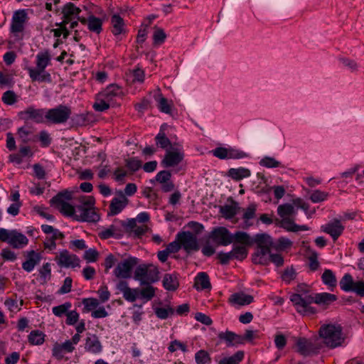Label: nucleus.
<instances>
[{"mask_svg":"<svg viewBox=\"0 0 364 364\" xmlns=\"http://www.w3.org/2000/svg\"><path fill=\"white\" fill-rule=\"evenodd\" d=\"M337 299L336 295L328 292L305 296L294 293L290 296V301L292 302L296 311L304 316L314 315L317 313V309L311 306L312 303L328 306L336 301Z\"/></svg>","mask_w":364,"mask_h":364,"instance_id":"nucleus-1","label":"nucleus"},{"mask_svg":"<svg viewBox=\"0 0 364 364\" xmlns=\"http://www.w3.org/2000/svg\"><path fill=\"white\" fill-rule=\"evenodd\" d=\"M51 64V55L48 50L39 52L36 55V68L27 69L28 75L32 82H52V77L46 68Z\"/></svg>","mask_w":364,"mask_h":364,"instance_id":"nucleus-2","label":"nucleus"},{"mask_svg":"<svg viewBox=\"0 0 364 364\" xmlns=\"http://www.w3.org/2000/svg\"><path fill=\"white\" fill-rule=\"evenodd\" d=\"M253 244L256 249L252 255V261L255 264L266 265L267 255L273 250L274 240L267 233H258L253 237Z\"/></svg>","mask_w":364,"mask_h":364,"instance_id":"nucleus-3","label":"nucleus"},{"mask_svg":"<svg viewBox=\"0 0 364 364\" xmlns=\"http://www.w3.org/2000/svg\"><path fill=\"white\" fill-rule=\"evenodd\" d=\"M76 200L77 203L75 220L95 223L100 220V215L94 208L95 199L93 197L81 196Z\"/></svg>","mask_w":364,"mask_h":364,"instance_id":"nucleus-4","label":"nucleus"},{"mask_svg":"<svg viewBox=\"0 0 364 364\" xmlns=\"http://www.w3.org/2000/svg\"><path fill=\"white\" fill-rule=\"evenodd\" d=\"M323 343L330 348L341 346L345 341L343 328L340 325L323 324L318 331Z\"/></svg>","mask_w":364,"mask_h":364,"instance_id":"nucleus-5","label":"nucleus"},{"mask_svg":"<svg viewBox=\"0 0 364 364\" xmlns=\"http://www.w3.org/2000/svg\"><path fill=\"white\" fill-rule=\"evenodd\" d=\"M72 199L71 192L65 190L59 192L57 195L50 199V205H55L59 208L60 212L65 216L73 217L75 220L77 213V204L72 205L65 200H70Z\"/></svg>","mask_w":364,"mask_h":364,"instance_id":"nucleus-6","label":"nucleus"},{"mask_svg":"<svg viewBox=\"0 0 364 364\" xmlns=\"http://www.w3.org/2000/svg\"><path fill=\"white\" fill-rule=\"evenodd\" d=\"M159 274L157 267L152 264H142L136 267L134 278L139 281L141 285L151 284L159 279Z\"/></svg>","mask_w":364,"mask_h":364,"instance_id":"nucleus-7","label":"nucleus"},{"mask_svg":"<svg viewBox=\"0 0 364 364\" xmlns=\"http://www.w3.org/2000/svg\"><path fill=\"white\" fill-rule=\"evenodd\" d=\"M28 19V14L25 9H18L14 12L9 31L16 41H18L23 39V33Z\"/></svg>","mask_w":364,"mask_h":364,"instance_id":"nucleus-8","label":"nucleus"},{"mask_svg":"<svg viewBox=\"0 0 364 364\" xmlns=\"http://www.w3.org/2000/svg\"><path fill=\"white\" fill-rule=\"evenodd\" d=\"M71 113L70 107L59 105L46 111V119L48 122L55 124H63L70 117Z\"/></svg>","mask_w":364,"mask_h":364,"instance_id":"nucleus-9","label":"nucleus"},{"mask_svg":"<svg viewBox=\"0 0 364 364\" xmlns=\"http://www.w3.org/2000/svg\"><path fill=\"white\" fill-rule=\"evenodd\" d=\"M211 153L220 159H240L248 156L245 151L231 146L216 147L211 151Z\"/></svg>","mask_w":364,"mask_h":364,"instance_id":"nucleus-10","label":"nucleus"},{"mask_svg":"<svg viewBox=\"0 0 364 364\" xmlns=\"http://www.w3.org/2000/svg\"><path fill=\"white\" fill-rule=\"evenodd\" d=\"M176 235L181 247L183 248L187 253H191L192 251H198L200 249L196 236L191 232H180Z\"/></svg>","mask_w":364,"mask_h":364,"instance_id":"nucleus-11","label":"nucleus"},{"mask_svg":"<svg viewBox=\"0 0 364 364\" xmlns=\"http://www.w3.org/2000/svg\"><path fill=\"white\" fill-rule=\"evenodd\" d=\"M46 109H36L33 106H29L23 111L18 112V116L25 122L33 121L40 124L45 122Z\"/></svg>","mask_w":364,"mask_h":364,"instance_id":"nucleus-12","label":"nucleus"},{"mask_svg":"<svg viewBox=\"0 0 364 364\" xmlns=\"http://www.w3.org/2000/svg\"><path fill=\"white\" fill-rule=\"evenodd\" d=\"M209 237L218 245L228 246L232 243V235L225 227L214 228Z\"/></svg>","mask_w":364,"mask_h":364,"instance_id":"nucleus-13","label":"nucleus"},{"mask_svg":"<svg viewBox=\"0 0 364 364\" xmlns=\"http://www.w3.org/2000/svg\"><path fill=\"white\" fill-rule=\"evenodd\" d=\"M139 262V259L134 257L129 258L118 263L117 267L114 270L115 276L118 278H129L131 276L132 269Z\"/></svg>","mask_w":364,"mask_h":364,"instance_id":"nucleus-14","label":"nucleus"},{"mask_svg":"<svg viewBox=\"0 0 364 364\" xmlns=\"http://www.w3.org/2000/svg\"><path fill=\"white\" fill-rule=\"evenodd\" d=\"M100 93L101 96L112 104V107L119 106L117 101L119 99L122 100L124 97L122 88L116 84L109 85Z\"/></svg>","mask_w":364,"mask_h":364,"instance_id":"nucleus-15","label":"nucleus"},{"mask_svg":"<svg viewBox=\"0 0 364 364\" xmlns=\"http://www.w3.org/2000/svg\"><path fill=\"white\" fill-rule=\"evenodd\" d=\"M58 265L65 268H75L80 267L79 257L73 254H70L68 250H63L55 258Z\"/></svg>","mask_w":364,"mask_h":364,"instance_id":"nucleus-16","label":"nucleus"},{"mask_svg":"<svg viewBox=\"0 0 364 364\" xmlns=\"http://www.w3.org/2000/svg\"><path fill=\"white\" fill-rule=\"evenodd\" d=\"M150 182L154 183L158 182L161 185V189L164 193H168L172 191L175 185L171 181V173L168 170L160 171L157 173L154 179H151Z\"/></svg>","mask_w":364,"mask_h":364,"instance_id":"nucleus-17","label":"nucleus"},{"mask_svg":"<svg viewBox=\"0 0 364 364\" xmlns=\"http://www.w3.org/2000/svg\"><path fill=\"white\" fill-rule=\"evenodd\" d=\"M344 230L345 227L341 223V221L336 218L321 226V230L329 235L333 242H336L338 239L343 234Z\"/></svg>","mask_w":364,"mask_h":364,"instance_id":"nucleus-18","label":"nucleus"},{"mask_svg":"<svg viewBox=\"0 0 364 364\" xmlns=\"http://www.w3.org/2000/svg\"><path fill=\"white\" fill-rule=\"evenodd\" d=\"M184 159V153L181 149L167 150L161 165L164 168L173 167L178 165Z\"/></svg>","mask_w":364,"mask_h":364,"instance_id":"nucleus-19","label":"nucleus"},{"mask_svg":"<svg viewBox=\"0 0 364 364\" xmlns=\"http://www.w3.org/2000/svg\"><path fill=\"white\" fill-rule=\"evenodd\" d=\"M296 351L303 356L317 354L319 348L314 343L306 338H299L296 343Z\"/></svg>","mask_w":364,"mask_h":364,"instance_id":"nucleus-20","label":"nucleus"},{"mask_svg":"<svg viewBox=\"0 0 364 364\" xmlns=\"http://www.w3.org/2000/svg\"><path fill=\"white\" fill-rule=\"evenodd\" d=\"M35 128L28 124L19 127L17 129L18 141L23 144L36 142L38 140V136L35 134Z\"/></svg>","mask_w":364,"mask_h":364,"instance_id":"nucleus-21","label":"nucleus"},{"mask_svg":"<svg viewBox=\"0 0 364 364\" xmlns=\"http://www.w3.org/2000/svg\"><path fill=\"white\" fill-rule=\"evenodd\" d=\"M220 341L225 342L227 347L237 346L238 345H243V339L242 336L235 333L231 331H225V332H220L218 335Z\"/></svg>","mask_w":364,"mask_h":364,"instance_id":"nucleus-22","label":"nucleus"},{"mask_svg":"<svg viewBox=\"0 0 364 364\" xmlns=\"http://www.w3.org/2000/svg\"><path fill=\"white\" fill-rule=\"evenodd\" d=\"M41 254L34 250L27 252L26 259L22 263V268L27 272H32L36 265L41 262Z\"/></svg>","mask_w":364,"mask_h":364,"instance_id":"nucleus-23","label":"nucleus"},{"mask_svg":"<svg viewBox=\"0 0 364 364\" xmlns=\"http://www.w3.org/2000/svg\"><path fill=\"white\" fill-rule=\"evenodd\" d=\"M121 198H114L109 207V215H116L121 213L128 203V199L125 195L122 192L120 193Z\"/></svg>","mask_w":364,"mask_h":364,"instance_id":"nucleus-24","label":"nucleus"},{"mask_svg":"<svg viewBox=\"0 0 364 364\" xmlns=\"http://www.w3.org/2000/svg\"><path fill=\"white\" fill-rule=\"evenodd\" d=\"M85 349L86 351L97 354L102 352V346L95 334H90L85 339Z\"/></svg>","mask_w":364,"mask_h":364,"instance_id":"nucleus-25","label":"nucleus"},{"mask_svg":"<svg viewBox=\"0 0 364 364\" xmlns=\"http://www.w3.org/2000/svg\"><path fill=\"white\" fill-rule=\"evenodd\" d=\"M28 243V238L22 233L16 230H11V235L9 241V245L13 248L21 249Z\"/></svg>","mask_w":364,"mask_h":364,"instance_id":"nucleus-26","label":"nucleus"},{"mask_svg":"<svg viewBox=\"0 0 364 364\" xmlns=\"http://www.w3.org/2000/svg\"><path fill=\"white\" fill-rule=\"evenodd\" d=\"M228 201L230 202L231 204L220 206V213L225 219H232L237 213L238 203L232 197H229Z\"/></svg>","mask_w":364,"mask_h":364,"instance_id":"nucleus-27","label":"nucleus"},{"mask_svg":"<svg viewBox=\"0 0 364 364\" xmlns=\"http://www.w3.org/2000/svg\"><path fill=\"white\" fill-rule=\"evenodd\" d=\"M232 238L233 244H240V245L246 247L253 245V237H251L250 235L245 232L237 231L232 235Z\"/></svg>","mask_w":364,"mask_h":364,"instance_id":"nucleus-28","label":"nucleus"},{"mask_svg":"<svg viewBox=\"0 0 364 364\" xmlns=\"http://www.w3.org/2000/svg\"><path fill=\"white\" fill-rule=\"evenodd\" d=\"M162 283L166 290L171 291H176L179 287L177 274H165Z\"/></svg>","mask_w":364,"mask_h":364,"instance_id":"nucleus-29","label":"nucleus"},{"mask_svg":"<svg viewBox=\"0 0 364 364\" xmlns=\"http://www.w3.org/2000/svg\"><path fill=\"white\" fill-rule=\"evenodd\" d=\"M228 301L232 304L245 306L252 303L254 298L251 295L245 294L243 293H235L230 296Z\"/></svg>","mask_w":364,"mask_h":364,"instance_id":"nucleus-30","label":"nucleus"},{"mask_svg":"<svg viewBox=\"0 0 364 364\" xmlns=\"http://www.w3.org/2000/svg\"><path fill=\"white\" fill-rule=\"evenodd\" d=\"M81 12V9L77 7L73 3L68 2L64 5L62 9V13L63 14V18L72 21L73 19L76 18L80 13Z\"/></svg>","mask_w":364,"mask_h":364,"instance_id":"nucleus-31","label":"nucleus"},{"mask_svg":"<svg viewBox=\"0 0 364 364\" xmlns=\"http://www.w3.org/2000/svg\"><path fill=\"white\" fill-rule=\"evenodd\" d=\"M194 287L198 290H204L211 288L210 278L206 272H199L195 278Z\"/></svg>","mask_w":364,"mask_h":364,"instance_id":"nucleus-32","label":"nucleus"},{"mask_svg":"<svg viewBox=\"0 0 364 364\" xmlns=\"http://www.w3.org/2000/svg\"><path fill=\"white\" fill-rule=\"evenodd\" d=\"M112 25V33L114 36H118L125 32L124 19L119 14H114L111 17Z\"/></svg>","mask_w":364,"mask_h":364,"instance_id":"nucleus-33","label":"nucleus"},{"mask_svg":"<svg viewBox=\"0 0 364 364\" xmlns=\"http://www.w3.org/2000/svg\"><path fill=\"white\" fill-rule=\"evenodd\" d=\"M50 237H46L43 242V246L46 250L50 251L55 250L57 240H63L65 237L64 234L59 230H56Z\"/></svg>","mask_w":364,"mask_h":364,"instance_id":"nucleus-34","label":"nucleus"},{"mask_svg":"<svg viewBox=\"0 0 364 364\" xmlns=\"http://www.w3.org/2000/svg\"><path fill=\"white\" fill-rule=\"evenodd\" d=\"M250 174V171L244 167H240L237 168H231L228 171V176L236 181L247 178Z\"/></svg>","mask_w":364,"mask_h":364,"instance_id":"nucleus-35","label":"nucleus"},{"mask_svg":"<svg viewBox=\"0 0 364 364\" xmlns=\"http://www.w3.org/2000/svg\"><path fill=\"white\" fill-rule=\"evenodd\" d=\"M322 282L333 291L337 286V279L334 272L331 269H325L321 275Z\"/></svg>","mask_w":364,"mask_h":364,"instance_id":"nucleus-36","label":"nucleus"},{"mask_svg":"<svg viewBox=\"0 0 364 364\" xmlns=\"http://www.w3.org/2000/svg\"><path fill=\"white\" fill-rule=\"evenodd\" d=\"M281 227L284 228L289 232H298V231H306L309 230V228L306 225H299L294 223L293 220H291L289 218H283V220L281 222Z\"/></svg>","mask_w":364,"mask_h":364,"instance_id":"nucleus-37","label":"nucleus"},{"mask_svg":"<svg viewBox=\"0 0 364 364\" xmlns=\"http://www.w3.org/2000/svg\"><path fill=\"white\" fill-rule=\"evenodd\" d=\"M110 107H112V104L107 102L105 97L101 96L100 92L96 95L95 101L92 105L93 109L96 112H105Z\"/></svg>","mask_w":364,"mask_h":364,"instance_id":"nucleus-38","label":"nucleus"},{"mask_svg":"<svg viewBox=\"0 0 364 364\" xmlns=\"http://www.w3.org/2000/svg\"><path fill=\"white\" fill-rule=\"evenodd\" d=\"M355 284V282L349 273L345 274L339 282L340 288L346 292L353 291Z\"/></svg>","mask_w":364,"mask_h":364,"instance_id":"nucleus-39","label":"nucleus"},{"mask_svg":"<svg viewBox=\"0 0 364 364\" xmlns=\"http://www.w3.org/2000/svg\"><path fill=\"white\" fill-rule=\"evenodd\" d=\"M154 139L156 145L161 149H167L171 146L170 139L166 136L164 131L162 130V127Z\"/></svg>","mask_w":364,"mask_h":364,"instance_id":"nucleus-40","label":"nucleus"},{"mask_svg":"<svg viewBox=\"0 0 364 364\" xmlns=\"http://www.w3.org/2000/svg\"><path fill=\"white\" fill-rule=\"evenodd\" d=\"M87 28L91 32L100 33L102 31V20L94 15L89 16Z\"/></svg>","mask_w":364,"mask_h":364,"instance_id":"nucleus-41","label":"nucleus"},{"mask_svg":"<svg viewBox=\"0 0 364 364\" xmlns=\"http://www.w3.org/2000/svg\"><path fill=\"white\" fill-rule=\"evenodd\" d=\"M293 242L285 237H280L277 240H274L273 250L277 252L284 251L291 247Z\"/></svg>","mask_w":364,"mask_h":364,"instance_id":"nucleus-42","label":"nucleus"},{"mask_svg":"<svg viewBox=\"0 0 364 364\" xmlns=\"http://www.w3.org/2000/svg\"><path fill=\"white\" fill-rule=\"evenodd\" d=\"M245 357L243 350H238L230 357H225L221 359L218 364H240Z\"/></svg>","mask_w":364,"mask_h":364,"instance_id":"nucleus-43","label":"nucleus"},{"mask_svg":"<svg viewBox=\"0 0 364 364\" xmlns=\"http://www.w3.org/2000/svg\"><path fill=\"white\" fill-rule=\"evenodd\" d=\"M46 335L39 330L32 331L28 336V340L31 345H41L45 341Z\"/></svg>","mask_w":364,"mask_h":364,"instance_id":"nucleus-44","label":"nucleus"},{"mask_svg":"<svg viewBox=\"0 0 364 364\" xmlns=\"http://www.w3.org/2000/svg\"><path fill=\"white\" fill-rule=\"evenodd\" d=\"M232 252L235 259L242 261L248 255V250L245 246L233 244Z\"/></svg>","mask_w":364,"mask_h":364,"instance_id":"nucleus-45","label":"nucleus"},{"mask_svg":"<svg viewBox=\"0 0 364 364\" xmlns=\"http://www.w3.org/2000/svg\"><path fill=\"white\" fill-rule=\"evenodd\" d=\"M166 39V34L164 30L159 27H154L153 33V46H159L162 45Z\"/></svg>","mask_w":364,"mask_h":364,"instance_id":"nucleus-46","label":"nucleus"},{"mask_svg":"<svg viewBox=\"0 0 364 364\" xmlns=\"http://www.w3.org/2000/svg\"><path fill=\"white\" fill-rule=\"evenodd\" d=\"M146 287L139 289V297L145 300V302L150 301L155 296L156 289L151 284H146Z\"/></svg>","mask_w":364,"mask_h":364,"instance_id":"nucleus-47","label":"nucleus"},{"mask_svg":"<svg viewBox=\"0 0 364 364\" xmlns=\"http://www.w3.org/2000/svg\"><path fill=\"white\" fill-rule=\"evenodd\" d=\"M155 100L158 102L159 109L164 113L169 114L171 112V105L168 102L167 99L163 97L161 94L155 96Z\"/></svg>","mask_w":364,"mask_h":364,"instance_id":"nucleus-48","label":"nucleus"},{"mask_svg":"<svg viewBox=\"0 0 364 364\" xmlns=\"http://www.w3.org/2000/svg\"><path fill=\"white\" fill-rule=\"evenodd\" d=\"M71 306L70 302H65L63 304L53 307L52 312L55 316L62 317L66 316Z\"/></svg>","mask_w":364,"mask_h":364,"instance_id":"nucleus-49","label":"nucleus"},{"mask_svg":"<svg viewBox=\"0 0 364 364\" xmlns=\"http://www.w3.org/2000/svg\"><path fill=\"white\" fill-rule=\"evenodd\" d=\"M126 167L132 172H136L142 166V161L136 157H131L125 159Z\"/></svg>","mask_w":364,"mask_h":364,"instance_id":"nucleus-50","label":"nucleus"},{"mask_svg":"<svg viewBox=\"0 0 364 364\" xmlns=\"http://www.w3.org/2000/svg\"><path fill=\"white\" fill-rule=\"evenodd\" d=\"M195 360L197 364H206L211 362L209 353L205 350H198L195 355Z\"/></svg>","mask_w":364,"mask_h":364,"instance_id":"nucleus-51","label":"nucleus"},{"mask_svg":"<svg viewBox=\"0 0 364 364\" xmlns=\"http://www.w3.org/2000/svg\"><path fill=\"white\" fill-rule=\"evenodd\" d=\"M82 303L84 305V312L91 311L99 306V301L95 298L83 299Z\"/></svg>","mask_w":364,"mask_h":364,"instance_id":"nucleus-52","label":"nucleus"},{"mask_svg":"<svg viewBox=\"0 0 364 364\" xmlns=\"http://www.w3.org/2000/svg\"><path fill=\"white\" fill-rule=\"evenodd\" d=\"M267 262L266 265H268L269 262H272L277 267H282L284 264V257L281 254L279 253H269L267 255Z\"/></svg>","mask_w":364,"mask_h":364,"instance_id":"nucleus-53","label":"nucleus"},{"mask_svg":"<svg viewBox=\"0 0 364 364\" xmlns=\"http://www.w3.org/2000/svg\"><path fill=\"white\" fill-rule=\"evenodd\" d=\"M262 166L266 168H277L282 166L281 162L277 161L274 158L270 156H265L259 161Z\"/></svg>","mask_w":364,"mask_h":364,"instance_id":"nucleus-54","label":"nucleus"},{"mask_svg":"<svg viewBox=\"0 0 364 364\" xmlns=\"http://www.w3.org/2000/svg\"><path fill=\"white\" fill-rule=\"evenodd\" d=\"M278 214L280 217L284 218L286 216L291 215L294 212V206L289 203L280 205L277 209Z\"/></svg>","mask_w":364,"mask_h":364,"instance_id":"nucleus-55","label":"nucleus"},{"mask_svg":"<svg viewBox=\"0 0 364 364\" xmlns=\"http://www.w3.org/2000/svg\"><path fill=\"white\" fill-rule=\"evenodd\" d=\"M328 193L320 190H315L310 196V200L313 203H320L327 200Z\"/></svg>","mask_w":364,"mask_h":364,"instance_id":"nucleus-56","label":"nucleus"},{"mask_svg":"<svg viewBox=\"0 0 364 364\" xmlns=\"http://www.w3.org/2000/svg\"><path fill=\"white\" fill-rule=\"evenodd\" d=\"M154 312L159 318L166 319L169 316V315L173 314L174 310L171 307H157L154 309Z\"/></svg>","mask_w":364,"mask_h":364,"instance_id":"nucleus-57","label":"nucleus"},{"mask_svg":"<svg viewBox=\"0 0 364 364\" xmlns=\"http://www.w3.org/2000/svg\"><path fill=\"white\" fill-rule=\"evenodd\" d=\"M257 210V205L255 203H251L245 210L242 215V219L247 223V220L253 219L255 217V213Z\"/></svg>","mask_w":364,"mask_h":364,"instance_id":"nucleus-58","label":"nucleus"},{"mask_svg":"<svg viewBox=\"0 0 364 364\" xmlns=\"http://www.w3.org/2000/svg\"><path fill=\"white\" fill-rule=\"evenodd\" d=\"M296 277V272L292 267L286 268L282 274V280L287 283H290L295 279Z\"/></svg>","mask_w":364,"mask_h":364,"instance_id":"nucleus-59","label":"nucleus"},{"mask_svg":"<svg viewBox=\"0 0 364 364\" xmlns=\"http://www.w3.org/2000/svg\"><path fill=\"white\" fill-rule=\"evenodd\" d=\"M150 106L151 102L146 97H144L140 102L135 103L134 105L135 110L142 113L147 110Z\"/></svg>","mask_w":364,"mask_h":364,"instance_id":"nucleus-60","label":"nucleus"},{"mask_svg":"<svg viewBox=\"0 0 364 364\" xmlns=\"http://www.w3.org/2000/svg\"><path fill=\"white\" fill-rule=\"evenodd\" d=\"M177 349L181 350L183 352H186L188 350L187 346L185 343H181L178 340H174L169 343L168 347V350L171 353L175 352Z\"/></svg>","mask_w":364,"mask_h":364,"instance_id":"nucleus-61","label":"nucleus"},{"mask_svg":"<svg viewBox=\"0 0 364 364\" xmlns=\"http://www.w3.org/2000/svg\"><path fill=\"white\" fill-rule=\"evenodd\" d=\"M1 99L4 104L11 105L16 102V95L14 91L8 90L3 94Z\"/></svg>","mask_w":364,"mask_h":364,"instance_id":"nucleus-62","label":"nucleus"},{"mask_svg":"<svg viewBox=\"0 0 364 364\" xmlns=\"http://www.w3.org/2000/svg\"><path fill=\"white\" fill-rule=\"evenodd\" d=\"M98 256L97 250L90 248L85 252L83 258L88 262H95L97 260Z\"/></svg>","mask_w":364,"mask_h":364,"instance_id":"nucleus-63","label":"nucleus"},{"mask_svg":"<svg viewBox=\"0 0 364 364\" xmlns=\"http://www.w3.org/2000/svg\"><path fill=\"white\" fill-rule=\"evenodd\" d=\"M139 289H131L129 288L128 290L124 291L123 294V297L125 300L129 302H134L139 297Z\"/></svg>","mask_w":364,"mask_h":364,"instance_id":"nucleus-64","label":"nucleus"}]
</instances>
